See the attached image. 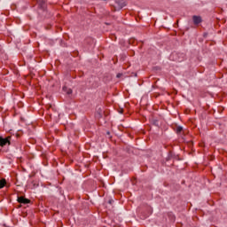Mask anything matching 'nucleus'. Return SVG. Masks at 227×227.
<instances>
[{"mask_svg": "<svg viewBox=\"0 0 227 227\" xmlns=\"http://www.w3.org/2000/svg\"><path fill=\"white\" fill-rule=\"evenodd\" d=\"M108 203H109L110 205H113V203H114V200H110L108 201Z\"/></svg>", "mask_w": 227, "mask_h": 227, "instance_id": "9", "label": "nucleus"}, {"mask_svg": "<svg viewBox=\"0 0 227 227\" xmlns=\"http://www.w3.org/2000/svg\"><path fill=\"white\" fill-rule=\"evenodd\" d=\"M63 91H66L67 95H72L71 89H68L67 87H63Z\"/></svg>", "mask_w": 227, "mask_h": 227, "instance_id": "7", "label": "nucleus"}, {"mask_svg": "<svg viewBox=\"0 0 227 227\" xmlns=\"http://www.w3.org/2000/svg\"><path fill=\"white\" fill-rule=\"evenodd\" d=\"M18 201L19 203H23V205H27V203H30L31 200L24 197H18Z\"/></svg>", "mask_w": 227, "mask_h": 227, "instance_id": "4", "label": "nucleus"}, {"mask_svg": "<svg viewBox=\"0 0 227 227\" xmlns=\"http://www.w3.org/2000/svg\"><path fill=\"white\" fill-rule=\"evenodd\" d=\"M182 130H184V128L182 126H179L176 128L177 134H180V132H182Z\"/></svg>", "mask_w": 227, "mask_h": 227, "instance_id": "8", "label": "nucleus"}, {"mask_svg": "<svg viewBox=\"0 0 227 227\" xmlns=\"http://www.w3.org/2000/svg\"><path fill=\"white\" fill-rule=\"evenodd\" d=\"M11 139H12V137H0V146H2V147L6 146V145H10Z\"/></svg>", "mask_w": 227, "mask_h": 227, "instance_id": "2", "label": "nucleus"}, {"mask_svg": "<svg viewBox=\"0 0 227 227\" xmlns=\"http://www.w3.org/2000/svg\"><path fill=\"white\" fill-rule=\"evenodd\" d=\"M154 125H159V124H158L157 121H156V122H154Z\"/></svg>", "mask_w": 227, "mask_h": 227, "instance_id": "11", "label": "nucleus"}, {"mask_svg": "<svg viewBox=\"0 0 227 227\" xmlns=\"http://www.w3.org/2000/svg\"><path fill=\"white\" fill-rule=\"evenodd\" d=\"M6 185V179H0V189Z\"/></svg>", "mask_w": 227, "mask_h": 227, "instance_id": "6", "label": "nucleus"}, {"mask_svg": "<svg viewBox=\"0 0 227 227\" xmlns=\"http://www.w3.org/2000/svg\"><path fill=\"white\" fill-rule=\"evenodd\" d=\"M204 36H207V34H204Z\"/></svg>", "mask_w": 227, "mask_h": 227, "instance_id": "12", "label": "nucleus"}, {"mask_svg": "<svg viewBox=\"0 0 227 227\" xmlns=\"http://www.w3.org/2000/svg\"><path fill=\"white\" fill-rule=\"evenodd\" d=\"M193 24L198 25L201 22V17L200 16H193L192 17Z\"/></svg>", "mask_w": 227, "mask_h": 227, "instance_id": "5", "label": "nucleus"}, {"mask_svg": "<svg viewBox=\"0 0 227 227\" xmlns=\"http://www.w3.org/2000/svg\"><path fill=\"white\" fill-rule=\"evenodd\" d=\"M125 6H127V3L124 0H116L115 1L114 8L118 12H120V10H121L122 8H125Z\"/></svg>", "mask_w": 227, "mask_h": 227, "instance_id": "1", "label": "nucleus"}, {"mask_svg": "<svg viewBox=\"0 0 227 227\" xmlns=\"http://www.w3.org/2000/svg\"><path fill=\"white\" fill-rule=\"evenodd\" d=\"M120 77H121V74H117V78L120 79Z\"/></svg>", "mask_w": 227, "mask_h": 227, "instance_id": "10", "label": "nucleus"}, {"mask_svg": "<svg viewBox=\"0 0 227 227\" xmlns=\"http://www.w3.org/2000/svg\"><path fill=\"white\" fill-rule=\"evenodd\" d=\"M37 3L39 4L40 10L43 12H45L46 6H45V0H37Z\"/></svg>", "mask_w": 227, "mask_h": 227, "instance_id": "3", "label": "nucleus"}]
</instances>
